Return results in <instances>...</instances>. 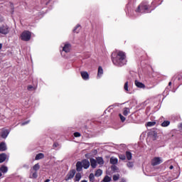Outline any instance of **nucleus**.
Segmentation results:
<instances>
[{
    "label": "nucleus",
    "mask_w": 182,
    "mask_h": 182,
    "mask_svg": "<svg viewBox=\"0 0 182 182\" xmlns=\"http://www.w3.org/2000/svg\"><path fill=\"white\" fill-rule=\"evenodd\" d=\"M120 182H126V179H124V178H122L120 181Z\"/></svg>",
    "instance_id": "nucleus-45"
},
{
    "label": "nucleus",
    "mask_w": 182,
    "mask_h": 182,
    "mask_svg": "<svg viewBox=\"0 0 182 182\" xmlns=\"http://www.w3.org/2000/svg\"><path fill=\"white\" fill-rule=\"evenodd\" d=\"M125 157L127 158V160H128L129 161H130V160L133 159V154L129 151H127L125 152Z\"/></svg>",
    "instance_id": "nucleus-15"
},
{
    "label": "nucleus",
    "mask_w": 182,
    "mask_h": 182,
    "mask_svg": "<svg viewBox=\"0 0 182 182\" xmlns=\"http://www.w3.org/2000/svg\"><path fill=\"white\" fill-rule=\"evenodd\" d=\"M31 178H38V173H36V171L33 172Z\"/></svg>",
    "instance_id": "nucleus-36"
},
{
    "label": "nucleus",
    "mask_w": 182,
    "mask_h": 182,
    "mask_svg": "<svg viewBox=\"0 0 182 182\" xmlns=\"http://www.w3.org/2000/svg\"><path fill=\"white\" fill-rule=\"evenodd\" d=\"M80 73L83 80H89V73L87 72L82 71Z\"/></svg>",
    "instance_id": "nucleus-13"
},
{
    "label": "nucleus",
    "mask_w": 182,
    "mask_h": 182,
    "mask_svg": "<svg viewBox=\"0 0 182 182\" xmlns=\"http://www.w3.org/2000/svg\"><path fill=\"white\" fill-rule=\"evenodd\" d=\"M135 86H136V87H139V89H145L146 88V85L143 82H141L137 80H135Z\"/></svg>",
    "instance_id": "nucleus-11"
},
{
    "label": "nucleus",
    "mask_w": 182,
    "mask_h": 182,
    "mask_svg": "<svg viewBox=\"0 0 182 182\" xmlns=\"http://www.w3.org/2000/svg\"><path fill=\"white\" fill-rule=\"evenodd\" d=\"M132 4V1H129L128 4L126 6L127 9H129V6Z\"/></svg>",
    "instance_id": "nucleus-44"
},
{
    "label": "nucleus",
    "mask_w": 182,
    "mask_h": 182,
    "mask_svg": "<svg viewBox=\"0 0 182 182\" xmlns=\"http://www.w3.org/2000/svg\"><path fill=\"white\" fill-rule=\"evenodd\" d=\"M0 177H2V173L0 172Z\"/></svg>",
    "instance_id": "nucleus-51"
},
{
    "label": "nucleus",
    "mask_w": 182,
    "mask_h": 182,
    "mask_svg": "<svg viewBox=\"0 0 182 182\" xmlns=\"http://www.w3.org/2000/svg\"><path fill=\"white\" fill-rule=\"evenodd\" d=\"M174 79V77L172 78V80Z\"/></svg>",
    "instance_id": "nucleus-53"
},
{
    "label": "nucleus",
    "mask_w": 182,
    "mask_h": 182,
    "mask_svg": "<svg viewBox=\"0 0 182 182\" xmlns=\"http://www.w3.org/2000/svg\"><path fill=\"white\" fill-rule=\"evenodd\" d=\"M161 126L162 127H168V126H170V121H164L161 123Z\"/></svg>",
    "instance_id": "nucleus-24"
},
{
    "label": "nucleus",
    "mask_w": 182,
    "mask_h": 182,
    "mask_svg": "<svg viewBox=\"0 0 182 182\" xmlns=\"http://www.w3.org/2000/svg\"><path fill=\"white\" fill-rule=\"evenodd\" d=\"M119 160L124 161V160H126V155L121 154L119 155Z\"/></svg>",
    "instance_id": "nucleus-32"
},
{
    "label": "nucleus",
    "mask_w": 182,
    "mask_h": 182,
    "mask_svg": "<svg viewBox=\"0 0 182 182\" xmlns=\"http://www.w3.org/2000/svg\"><path fill=\"white\" fill-rule=\"evenodd\" d=\"M109 161H110L111 164H114H114H117L119 160L117 159V158L111 157Z\"/></svg>",
    "instance_id": "nucleus-22"
},
{
    "label": "nucleus",
    "mask_w": 182,
    "mask_h": 182,
    "mask_svg": "<svg viewBox=\"0 0 182 182\" xmlns=\"http://www.w3.org/2000/svg\"><path fill=\"white\" fill-rule=\"evenodd\" d=\"M111 170H112V171L115 172V171H117V170H119V168L115 165H113L111 166Z\"/></svg>",
    "instance_id": "nucleus-35"
},
{
    "label": "nucleus",
    "mask_w": 182,
    "mask_h": 182,
    "mask_svg": "<svg viewBox=\"0 0 182 182\" xmlns=\"http://www.w3.org/2000/svg\"><path fill=\"white\" fill-rule=\"evenodd\" d=\"M163 163V159L160 157H154L151 161V164L153 166H159Z\"/></svg>",
    "instance_id": "nucleus-7"
},
{
    "label": "nucleus",
    "mask_w": 182,
    "mask_h": 182,
    "mask_svg": "<svg viewBox=\"0 0 182 182\" xmlns=\"http://www.w3.org/2000/svg\"><path fill=\"white\" fill-rule=\"evenodd\" d=\"M44 182H50V179H46Z\"/></svg>",
    "instance_id": "nucleus-47"
},
{
    "label": "nucleus",
    "mask_w": 182,
    "mask_h": 182,
    "mask_svg": "<svg viewBox=\"0 0 182 182\" xmlns=\"http://www.w3.org/2000/svg\"><path fill=\"white\" fill-rule=\"evenodd\" d=\"M32 38V33L29 31H24L21 34V39L24 42H29Z\"/></svg>",
    "instance_id": "nucleus-3"
},
{
    "label": "nucleus",
    "mask_w": 182,
    "mask_h": 182,
    "mask_svg": "<svg viewBox=\"0 0 182 182\" xmlns=\"http://www.w3.org/2000/svg\"><path fill=\"white\" fill-rule=\"evenodd\" d=\"M95 174L93 173H90V176H89V180L90 182H93L95 181Z\"/></svg>",
    "instance_id": "nucleus-33"
},
{
    "label": "nucleus",
    "mask_w": 182,
    "mask_h": 182,
    "mask_svg": "<svg viewBox=\"0 0 182 182\" xmlns=\"http://www.w3.org/2000/svg\"><path fill=\"white\" fill-rule=\"evenodd\" d=\"M8 150V146H6V143L2 141L0 143V151H6Z\"/></svg>",
    "instance_id": "nucleus-12"
},
{
    "label": "nucleus",
    "mask_w": 182,
    "mask_h": 182,
    "mask_svg": "<svg viewBox=\"0 0 182 182\" xmlns=\"http://www.w3.org/2000/svg\"><path fill=\"white\" fill-rule=\"evenodd\" d=\"M23 167L24 168H29V165L24 164V165H23Z\"/></svg>",
    "instance_id": "nucleus-43"
},
{
    "label": "nucleus",
    "mask_w": 182,
    "mask_h": 182,
    "mask_svg": "<svg viewBox=\"0 0 182 182\" xmlns=\"http://www.w3.org/2000/svg\"><path fill=\"white\" fill-rule=\"evenodd\" d=\"M81 179H82V173H80V172L77 173H75L74 181L78 182V181H80Z\"/></svg>",
    "instance_id": "nucleus-16"
},
{
    "label": "nucleus",
    "mask_w": 182,
    "mask_h": 182,
    "mask_svg": "<svg viewBox=\"0 0 182 182\" xmlns=\"http://www.w3.org/2000/svg\"><path fill=\"white\" fill-rule=\"evenodd\" d=\"M170 170H173V168H174V166H173L172 165L169 166Z\"/></svg>",
    "instance_id": "nucleus-46"
},
{
    "label": "nucleus",
    "mask_w": 182,
    "mask_h": 182,
    "mask_svg": "<svg viewBox=\"0 0 182 182\" xmlns=\"http://www.w3.org/2000/svg\"><path fill=\"white\" fill-rule=\"evenodd\" d=\"M168 86H171V82H169Z\"/></svg>",
    "instance_id": "nucleus-50"
},
{
    "label": "nucleus",
    "mask_w": 182,
    "mask_h": 182,
    "mask_svg": "<svg viewBox=\"0 0 182 182\" xmlns=\"http://www.w3.org/2000/svg\"><path fill=\"white\" fill-rule=\"evenodd\" d=\"M127 166L128 167V168H133V167H134V162H133V161H128L127 163Z\"/></svg>",
    "instance_id": "nucleus-25"
},
{
    "label": "nucleus",
    "mask_w": 182,
    "mask_h": 182,
    "mask_svg": "<svg viewBox=\"0 0 182 182\" xmlns=\"http://www.w3.org/2000/svg\"><path fill=\"white\" fill-rule=\"evenodd\" d=\"M75 174H76V169H74V168L70 169L68 172L67 175L65 176V181H69L70 180H72L75 177Z\"/></svg>",
    "instance_id": "nucleus-4"
},
{
    "label": "nucleus",
    "mask_w": 182,
    "mask_h": 182,
    "mask_svg": "<svg viewBox=\"0 0 182 182\" xmlns=\"http://www.w3.org/2000/svg\"><path fill=\"white\" fill-rule=\"evenodd\" d=\"M119 117H120L121 122H124L126 120V117L122 115V114H119Z\"/></svg>",
    "instance_id": "nucleus-37"
},
{
    "label": "nucleus",
    "mask_w": 182,
    "mask_h": 182,
    "mask_svg": "<svg viewBox=\"0 0 182 182\" xmlns=\"http://www.w3.org/2000/svg\"><path fill=\"white\" fill-rule=\"evenodd\" d=\"M176 79H177L178 80H181V79H182L181 75H178L176 76Z\"/></svg>",
    "instance_id": "nucleus-41"
},
{
    "label": "nucleus",
    "mask_w": 182,
    "mask_h": 182,
    "mask_svg": "<svg viewBox=\"0 0 182 182\" xmlns=\"http://www.w3.org/2000/svg\"><path fill=\"white\" fill-rule=\"evenodd\" d=\"M0 171L1 173H3L4 174H6V173H8V166H6L5 165H2L0 167Z\"/></svg>",
    "instance_id": "nucleus-18"
},
{
    "label": "nucleus",
    "mask_w": 182,
    "mask_h": 182,
    "mask_svg": "<svg viewBox=\"0 0 182 182\" xmlns=\"http://www.w3.org/2000/svg\"><path fill=\"white\" fill-rule=\"evenodd\" d=\"M8 156L6 155V154L3 153L0 154V163H4V161H5V160H6Z\"/></svg>",
    "instance_id": "nucleus-19"
},
{
    "label": "nucleus",
    "mask_w": 182,
    "mask_h": 182,
    "mask_svg": "<svg viewBox=\"0 0 182 182\" xmlns=\"http://www.w3.org/2000/svg\"><path fill=\"white\" fill-rule=\"evenodd\" d=\"M112 61L115 66H124L127 63L126 53L123 51H118L117 54L113 53Z\"/></svg>",
    "instance_id": "nucleus-2"
},
{
    "label": "nucleus",
    "mask_w": 182,
    "mask_h": 182,
    "mask_svg": "<svg viewBox=\"0 0 182 182\" xmlns=\"http://www.w3.org/2000/svg\"><path fill=\"white\" fill-rule=\"evenodd\" d=\"M85 157H87V154H85Z\"/></svg>",
    "instance_id": "nucleus-52"
},
{
    "label": "nucleus",
    "mask_w": 182,
    "mask_h": 182,
    "mask_svg": "<svg viewBox=\"0 0 182 182\" xmlns=\"http://www.w3.org/2000/svg\"><path fill=\"white\" fill-rule=\"evenodd\" d=\"M59 146V144H58L57 142H55L53 145V147H58Z\"/></svg>",
    "instance_id": "nucleus-42"
},
{
    "label": "nucleus",
    "mask_w": 182,
    "mask_h": 182,
    "mask_svg": "<svg viewBox=\"0 0 182 182\" xmlns=\"http://www.w3.org/2000/svg\"><path fill=\"white\" fill-rule=\"evenodd\" d=\"M95 160L97 161V164H100V166H103V164H105V161L103 160L102 157L98 156Z\"/></svg>",
    "instance_id": "nucleus-17"
},
{
    "label": "nucleus",
    "mask_w": 182,
    "mask_h": 182,
    "mask_svg": "<svg viewBox=\"0 0 182 182\" xmlns=\"http://www.w3.org/2000/svg\"><path fill=\"white\" fill-rule=\"evenodd\" d=\"M123 114L124 116H127L129 114V108L126 107L124 109Z\"/></svg>",
    "instance_id": "nucleus-34"
},
{
    "label": "nucleus",
    "mask_w": 182,
    "mask_h": 182,
    "mask_svg": "<svg viewBox=\"0 0 182 182\" xmlns=\"http://www.w3.org/2000/svg\"><path fill=\"white\" fill-rule=\"evenodd\" d=\"M81 163L82 164L83 168L85 170H87V168L90 167V162L87 159H83Z\"/></svg>",
    "instance_id": "nucleus-8"
},
{
    "label": "nucleus",
    "mask_w": 182,
    "mask_h": 182,
    "mask_svg": "<svg viewBox=\"0 0 182 182\" xmlns=\"http://www.w3.org/2000/svg\"><path fill=\"white\" fill-rule=\"evenodd\" d=\"M80 182H87V181H86V180H82V181H81Z\"/></svg>",
    "instance_id": "nucleus-49"
},
{
    "label": "nucleus",
    "mask_w": 182,
    "mask_h": 182,
    "mask_svg": "<svg viewBox=\"0 0 182 182\" xmlns=\"http://www.w3.org/2000/svg\"><path fill=\"white\" fill-rule=\"evenodd\" d=\"M90 164H91L92 168H96V167H97V161L92 158L90 159Z\"/></svg>",
    "instance_id": "nucleus-14"
},
{
    "label": "nucleus",
    "mask_w": 182,
    "mask_h": 182,
    "mask_svg": "<svg viewBox=\"0 0 182 182\" xmlns=\"http://www.w3.org/2000/svg\"><path fill=\"white\" fill-rule=\"evenodd\" d=\"M102 174H103V171H102V169H97L95 171V177H100V176H102Z\"/></svg>",
    "instance_id": "nucleus-23"
},
{
    "label": "nucleus",
    "mask_w": 182,
    "mask_h": 182,
    "mask_svg": "<svg viewBox=\"0 0 182 182\" xmlns=\"http://www.w3.org/2000/svg\"><path fill=\"white\" fill-rule=\"evenodd\" d=\"M112 178L114 181H117V180L120 178V174L118 173V174L113 175Z\"/></svg>",
    "instance_id": "nucleus-29"
},
{
    "label": "nucleus",
    "mask_w": 182,
    "mask_h": 182,
    "mask_svg": "<svg viewBox=\"0 0 182 182\" xmlns=\"http://www.w3.org/2000/svg\"><path fill=\"white\" fill-rule=\"evenodd\" d=\"M79 28H80V24H77V25L74 28L73 32H74L75 33H79V30H77V29H79Z\"/></svg>",
    "instance_id": "nucleus-28"
},
{
    "label": "nucleus",
    "mask_w": 182,
    "mask_h": 182,
    "mask_svg": "<svg viewBox=\"0 0 182 182\" xmlns=\"http://www.w3.org/2000/svg\"><path fill=\"white\" fill-rule=\"evenodd\" d=\"M2 49V43H0V50Z\"/></svg>",
    "instance_id": "nucleus-48"
},
{
    "label": "nucleus",
    "mask_w": 182,
    "mask_h": 182,
    "mask_svg": "<svg viewBox=\"0 0 182 182\" xmlns=\"http://www.w3.org/2000/svg\"><path fill=\"white\" fill-rule=\"evenodd\" d=\"M124 90H125V92H129V82L128 81H127L124 83Z\"/></svg>",
    "instance_id": "nucleus-30"
},
{
    "label": "nucleus",
    "mask_w": 182,
    "mask_h": 182,
    "mask_svg": "<svg viewBox=\"0 0 182 182\" xmlns=\"http://www.w3.org/2000/svg\"><path fill=\"white\" fill-rule=\"evenodd\" d=\"M102 75H103V68H102V66H99L98 73H97V78L100 79V77H102Z\"/></svg>",
    "instance_id": "nucleus-20"
},
{
    "label": "nucleus",
    "mask_w": 182,
    "mask_h": 182,
    "mask_svg": "<svg viewBox=\"0 0 182 182\" xmlns=\"http://www.w3.org/2000/svg\"><path fill=\"white\" fill-rule=\"evenodd\" d=\"M44 157L45 154H43V153H40L36 156L35 160H42V159H44Z\"/></svg>",
    "instance_id": "nucleus-21"
},
{
    "label": "nucleus",
    "mask_w": 182,
    "mask_h": 182,
    "mask_svg": "<svg viewBox=\"0 0 182 182\" xmlns=\"http://www.w3.org/2000/svg\"><path fill=\"white\" fill-rule=\"evenodd\" d=\"M104 182H110L112 181V178H110L109 176H105V177L103 179Z\"/></svg>",
    "instance_id": "nucleus-31"
},
{
    "label": "nucleus",
    "mask_w": 182,
    "mask_h": 182,
    "mask_svg": "<svg viewBox=\"0 0 182 182\" xmlns=\"http://www.w3.org/2000/svg\"><path fill=\"white\" fill-rule=\"evenodd\" d=\"M74 136H75V137H80V132H75L74 133Z\"/></svg>",
    "instance_id": "nucleus-38"
},
{
    "label": "nucleus",
    "mask_w": 182,
    "mask_h": 182,
    "mask_svg": "<svg viewBox=\"0 0 182 182\" xmlns=\"http://www.w3.org/2000/svg\"><path fill=\"white\" fill-rule=\"evenodd\" d=\"M83 170V165L82 164L81 161H77L76 163V169L75 171H77L78 173H80Z\"/></svg>",
    "instance_id": "nucleus-10"
},
{
    "label": "nucleus",
    "mask_w": 182,
    "mask_h": 182,
    "mask_svg": "<svg viewBox=\"0 0 182 182\" xmlns=\"http://www.w3.org/2000/svg\"><path fill=\"white\" fill-rule=\"evenodd\" d=\"M9 26H8V25H3L0 26V33H1V35H8V33H9Z\"/></svg>",
    "instance_id": "nucleus-6"
},
{
    "label": "nucleus",
    "mask_w": 182,
    "mask_h": 182,
    "mask_svg": "<svg viewBox=\"0 0 182 182\" xmlns=\"http://www.w3.org/2000/svg\"><path fill=\"white\" fill-rule=\"evenodd\" d=\"M39 168H41V165H39V164H36L33 166V170L34 171H38V170H39Z\"/></svg>",
    "instance_id": "nucleus-26"
},
{
    "label": "nucleus",
    "mask_w": 182,
    "mask_h": 182,
    "mask_svg": "<svg viewBox=\"0 0 182 182\" xmlns=\"http://www.w3.org/2000/svg\"><path fill=\"white\" fill-rule=\"evenodd\" d=\"M10 131L9 129H3L1 132V137L2 139H6L9 136Z\"/></svg>",
    "instance_id": "nucleus-9"
},
{
    "label": "nucleus",
    "mask_w": 182,
    "mask_h": 182,
    "mask_svg": "<svg viewBox=\"0 0 182 182\" xmlns=\"http://www.w3.org/2000/svg\"><path fill=\"white\" fill-rule=\"evenodd\" d=\"M28 123H29V120L26 121V122H22V123L21 124V126H25L26 124H28Z\"/></svg>",
    "instance_id": "nucleus-39"
},
{
    "label": "nucleus",
    "mask_w": 182,
    "mask_h": 182,
    "mask_svg": "<svg viewBox=\"0 0 182 182\" xmlns=\"http://www.w3.org/2000/svg\"><path fill=\"white\" fill-rule=\"evenodd\" d=\"M146 126L148 127H153V126H156V122H149L146 123Z\"/></svg>",
    "instance_id": "nucleus-27"
},
{
    "label": "nucleus",
    "mask_w": 182,
    "mask_h": 182,
    "mask_svg": "<svg viewBox=\"0 0 182 182\" xmlns=\"http://www.w3.org/2000/svg\"><path fill=\"white\" fill-rule=\"evenodd\" d=\"M32 89L35 90V87H33L32 85H28V90H32Z\"/></svg>",
    "instance_id": "nucleus-40"
},
{
    "label": "nucleus",
    "mask_w": 182,
    "mask_h": 182,
    "mask_svg": "<svg viewBox=\"0 0 182 182\" xmlns=\"http://www.w3.org/2000/svg\"><path fill=\"white\" fill-rule=\"evenodd\" d=\"M160 0H154L151 4H149L147 1H142L137 7V9L135 10V12L136 14H150L152 11H154L156 9V6H159L160 5V2H159Z\"/></svg>",
    "instance_id": "nucleus-1"
},
{
    "label": "nucleus",
    "mask_w": 182,
    "mask_h": 182,
    "mask_svg": "<svg viewBox=\"0 0 182 182\" xmlns=\"http://www.w3.org/2000/svg\"><path fill=\"white\" fill-rule=\"evenodd\" d=\"M71 48L72 46L69 43H65L63 47V50L61 51L62 56H65V55H63L64 52L65 53H69V52H70Z\"/></svg>",
    "instance_id": "nucleus-5"
}]
</instances>
